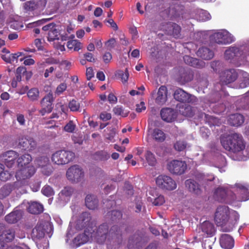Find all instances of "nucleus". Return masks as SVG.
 <instances>
[{"instance_id":"1","label":"nucleus","mask_w":249,"mask_h":249,"mask_svg":"<svg viewBox=\"0 0 249 249\" xmlns=\"http://www.w3.org/2000/svg\"><path fill=\"white\" fill-rule=\"evenodd\" d=\"M91 219L89 214L85 212L82 213L80 219L76 222L74 217L70 222L66 235V242L71 248H77L88 242L90 238L94 239L100 244L104 243L110 234L113 236L112 230L108 233V226L106 224L101 225L96 231H93L89 233V231H85L82 232L81 231L84 225L87 226Z\"/></svg>"},{"instance_id":"2","label":"nucleus","mask_w":249,"mask_h":249,"mask_svg":"<svg viewBox=\"0 0 249 249\" xmlns=\"http://www.w3.org/2000/svg\"><path fill=\"white\" fill-rule=\"evenodd\" d=\"M221 143L224 148L233 154L235 160H245L249 158V147L245 146L242 136L237 133L224 135Z\"/></svg>"},{"instance_id":"3","label":"nucleus","mask_w":249,"mask_h":249,"mask_svg":"<svg viewBox=\"0 0 249 249\" xmlns=\"http://www.w3.org/2000/svg\"><path fill=\"white\" fill-rule=\"evenodd\" d=\"M224 57L237 66L249 64V40L229 47L225 52Z\"/></svg>"},{"instance_id":"4","label":"nucleus","mask_w":249,"mask_h":249,"mask_svg":"<svg viewBox=\"0 0 249 249\" xmlns=\"http://www.w3.org/2000/svg\"><path fill=\"white\" fill-rule=\"evenodd\" d=\"M239 214L235 211L230 210L227 206L218 207L214 214V222L225 231H230L234 227L239 219Z\"/></svg>"},{"instance_id":"5","label":"nucleus","mask_w":249,"mask_h":249,"mask_svg":"<svg viewBox=\"0 0 249 249\" xmlns=\"http://www.w3.org/2000/svg\"><path fill=\"white\" fill-rule=\"evenodd\" d=\"M210 39L219 45H228L235 41V37L225 29L208 31L206 32Z\"/></svg>"},{"instance_id":"6","label":"nucleus","mask_w":249,"mask_h":249,"mask_svg":"<svg viewBox=\"0 0 249 249\" xmlns=\"http://www.w3.org/2000/svg\"><path fill=\"white\" fill-rule=\"evenodd\" d=\"M48 226L51 229V225L50 224L46 223H39L37 224L32 231V237L33 240L36 242L39 249H48V248L49 243L48 241H45L43 245L38 243L39 241L44 237L45 230Z\"/></svg>"},{"instance_id":"7","label":"nucleus","mask_w":249,"mask_h":249,"mask_svg":"<svg viewBox=\"0 0 249 249\" xmlns=\"http://www.w3.org/2000/svg\"><path fill=\"white\" fill-rule=\"evenodd\" d=\"M74 156V153L71 151L59 150L52 155V160L57 164H65L72 160Z\"/></svg>"},{"instance_id":"8","label":"nucleus","mask_w":249,"mask_h":249,"mask_svg":"<svg viewBox=\"0 0 249 249\" xmlns=\"http://www.w3.org/2000/svg\"><path fill=\"white\" fill-rule=\"evenodd\" d=\"M156 185L160 189L172 191L176 189L177 185L175 181L170 176L161 175L156 178Z\"/></svg>"},{"instance_id":"9","label":"nucleus","mask_w":249,"mask_h":249,"mask_svg":"<svg viewBox=\"0 0 249 249\" xmlns=\"http://www.w3.org/2000/svg\"><path fill=\"white\" fill-rule=\"evenodd\" d=\"M42 30L47 33V39L49 41L59 39L60 35V27L55 23H51L43 26Z\"/></svg>"},{"instance_id":"10","label":"nucleus","mask_w":249,"mask_h":249,"mask_svg":"<svg viewBox=\"0 0 249 249\" xmlns=\"http://www.w3.org/2000/svg\"><path fill=\"white\" fill-rule=\"evenodd\" d=\"M66 177L71 182H78L83 178L84 172L78 165H75L68 169Z\"/></svg>"},{"instance_id":"11","label":"nucleus","mask_w":249,"mask_h":249,"mask_svg":"<svg viewBox=\"0 0 249 249\" xmlns=\"http://www.w3.org/2000/svg\"><path fill=\"white\" fill-rule=\"evenodd\" d=\"M187 165L185 162L179 160H172L168 162L167 168L172 174L181 175L184 173Z\"/></svg>"},{"instance_id":"12","label":"nucleus","mask_w":249,"mask_h":249,"mask_svg":"<svg viewBox=\"0 0 249 249\" xmlns=\"http://www.w3.org/2000/svg\"><path fill=\"white\" fill-rule=\"evenodd\" d=\"M46 3V0H32L25 2L23 8L27 12L35 11L38 13L44 9Z\"/></svg>"},{"instance_id":"13","label":"nucleus","mask_w":249,"mask_h":249,"mask_svg":"<svg viewBox=\"0 0 249 249\" xmlns=\"http://www.w3.org/2000/svg\"><path fill=\"white\" fill-rule=\"evenodd\" d=\"M233 189L232 186L228 184L221 186L215 191V197L218 201H226L228 196L231 195Z\"/></svg>"},{"instance_id":"14","label":"nucleus","mask_w":249,"mask_h":249,"mask_svg":"<svg viewBox=\"0 0 249 249\" xmlns=\"http://www.w3.org/2000/svg\"><path fill=\"white\" fill-rule=\"evenodd\" d=\"M238 73L234 69H229L222 71L219 76L220 82L222 85H227L234 82L237 78Z\"/></svg>"},{"instance_id":"15","label":"nucleus","mask_w":249,"mask_h":249,"mask_svg":"<svg viewBox=\"0 0 249 249\" xmlns=\"http://www.w3.org/2000/svg\"><path fill=\"white\" fill-rule=\"evenodd\" d=\"M19 168L20 169L16 174V178L18 181H22L29 178L36 172L35 168L32 165Z\"/></svg>"},{"instance_id":"16","label":"nucleus","mask_w":249,"mask_h":249,"mask_svg":"<svg viewBox=\"0 0 249 249\" xmlns=\"http://www.w3.org/2000/svg\"><path fill=\"white\" fill-rule=\"evenodd\" d=\"M53 101V94L49 93L45 96L41 101L42 109L40 111L43 115L46 113H50L53 109L52 103Z\"/></svg>"},{"instance_id":"17","label":"nucleus","mask_w":249,"mask_h":249,"mask_svg":"<svg viewBox=\"0 0 249 249\" xmlns=\"http://www.w3.org/2000/svg\"><path fill=\"white\" fill-rule=\"evenodd\" d=\"M17 153L14 151H9L5 153L0 157V160L4 162L5 165L11 168L15 163V160L17 158Z\"/></svg>"},{"instance_id":"18","label":"nucleus","mask_w":249,"mask_h":249,"mask_svg":"<svg viewBox=\"0 0 249 249\" xmlns=\"http://www.w3.org/2000/svg\"><path fill=\"white\" fill-rule=\"evenodd\" d=\"M162 29L165 31L168 35H172L175 37H178L179 36L180 27L176 23H168L163 25Z\"/></svg>"},{"instance_id":"19","label":"nucleus","mask_w":249,"mask_h":249,"mask_svg":"<svg viewBox=\"0 0 249 249\" xmlns=\"http://www.w3.org/2000/svg\"><path fill=\"white\" fill-rule=\"evenodd\" d=\"M238 80L236 87L243 89L249 86V73L240 71L237 74Z\"/></svg>"},{"instance_id":"20","label":"nucleus","mask_w":249,"mask_h":249,"mask_svg":"<svg viewBox=\"0 0 249 249\" xmlns=\"http://www.w3.org/2000/svg\"><path fill=\"white\" fill-rule=\"evenodd\" d=\"M175 99L181 102H191L194 98L181 89H177L174 94Z\"/></svg>"},{"instance_id":"21","label":"nucleus","mask_w":249,"mask_h":249,"mask_svg":"<svg viewBox=\"0 0 249 249\" xmlns=\"http://www.w3.org/2000/svg\"><path fill=\"white\" fill-rule=\"evenodd\" d=\"M73 192V189L71 187H66L58 195L60 203L64 205L70 200V198Z\"/></svg>"},{"instance_id":"22","label":"nucleus","mask_w":249,"mask_h":249,"mask_svg":"<svg viewBox=\"0 0 249 249\" xmlns=\"http://www.w3.org/2000/svg\"><path fill=\"white\" fill-rule=\"evenodd\" d=\"M167 89L166 87H160L155 97L156 103L160 105H163L167 101Z\"/></svg>"},{"instance_id":"23","label":"nucleus","mask_w":249,"mask_h":249,"mask_svg":"<svg viewBox=\"0 0 249 249\" xmlns=\"http://www.w3.org/2000/svg\"><path fill=\"white\" fill-rule=\"evenodd\" d=\"M221 247L224 249H231L234 246V240L228 234H223L220 239Z\"/></svg>"},{"instance_id":"24","label":"nucleus","mask_w":249,"mask_h":249,"mask_svg":"<svg viewBox=\"0 0 249 249\" xmlns=\"http://www.w3.org/2000/svg\"><path fill=\"white\" fill-rule=\"evenodd\" d=\"M160 115L162 120L168 123L173 121L177 116L176 112L170 108L162 109Z\"/></svg>"},{"instance_id":"25","label":"nucleus","mask_w":249,"mask_h":249,"mask_svg":"<svg viewBox=\"0 0 249 249\" xmlns=\"http://www.w3.org/2000/svg\"><path fill=\"white\" fill-rule=\"evenodd\" d=\"M200 229L204 234H206L208 236H213L215 231L214 225L209 221L203 222L200 226Z\"/></svg>"},{"instance_id":"26","label":"nucleus","mask_w":249,"mask_h":249,"mask_svg":"<svg viewBox=\"0 0 249 249\" xmlns=\"http://www.w3.org/2000/svg\"><path fill=\"white\" fill-rule=\"evenodd\" d=\"M149 134L151 136L152 138L156 141L162 142L166 138V135L164 132L160 129L155 128L154 129H149Z\"/></svg>"},{"instance_id":"27","label":"nucleus","mask_w":249,"mask_h":249,"mask_svg":"<svg viewBox=\"0 0 249 249\" xmlns=\"http://www.w3.org/2000/svg\"><path fill=\"white\" fill-rule=\"evenodd\" d=\"M196 53L198 56L205 60L211 59L214 56V53L213 51L204 47L200 48L197 51Z\"/></svg>"},{"instance_id":"28","label":"nucleus","mask_w":249,"mask_h":249,"mask_svg":"<svg viewBox=\"0 0 249 249\" xmlns=\"http://www.w3.org/2000/svg\"><path fill=\"white\" fill-rule=\"evenodd\" d=\"M183 59L185 63L194 67L200 68L205 66L204 61L190 57L188 55H185L183 57Z\"/></svg>"},{"instance_id":"29","label":"nucleus","mask_w":249,"mask_h":249,"mask_svg":"<svg viewBox=\"0 0 249 249\" xmlns=\"http://www.w3.org/2000/svg\"><path fill=\"white\" fill-rule=\"evenodd\" d=\"M48 162V159L45 157H41L35 160L36 164L42 168V172L46 176L50 175L51 173V170L46 171V169L49 168L47 166Z\"/></svg>"},{"instance_id":"30","label":"nucleus","mask_w":249,"mask_h":249,"mask_svg":"<svg viewBox=\"0 0 249 249\" xmlns=\"http://www.w3.org/2000/svg\"><path fill=\"white\" fill-rule=\"evenodd\" d=\"M22 213L20 210H15L9 214L6 215L5 219L6 222L10 224L17 222L21 217Z\"/></svg>"},{"instance_id":"31","label":"nucleus","mask_w":249,"mask_h":249,"mask_svg":"<svg viewBox=\"0 0 249 249\" xmlns=\"http://www.w3.org/2000/svg\"><path fill=\"white\" fill-rule=\"evenodd\" d=\"M85 203L89 209L94 210L97 207L98 200L94 195H88L85 198Z\"/></svg>"},{"instance_id":"32","label":"nucleus","mask_w":249,"mask_h":249,"mask_svg":"<svg viewBox=\"0 0 249 249\" xmlns=\"http://www.w3.org/2000/svg\"><path fill=\"white\" fill-rule=\"evenodd\" d=\"M15 236V231L14 229H6L0 235V239L3 240L6 242H9L13 240Z\"/></svg>"},{"instance_id":"33","label":"nucleus","mask_w":249,"mask_h":249,"mask_svg":"<svg viewBox=\"0 0 249 249\" xmlns=\"http://www.w3.org/2000/svg\"><path fill=\"white\" fill-rule=\"evenodd\" d=\"M243 116L240 114H232L230 116L229 122L233 126L240 125L244 122Z\"/></svg>"},{"instance_id":"34","label":"nucleus","mask_w":249,"mask_h":249,"mask_svg":"<svg viewBox=\"0 0 249 249\" xmlns=\"http://www.w3.org/2000/svg\"><path fill=\"white\" fill-rule=\"evenodd\" d=\"M28 210L31 213L38 214L43 212V207L42 205L38 202H32L29 203Z\"/></svg>"},{"instance_id":"35","label":"nucleus","mask_w":249,"mask_h":249,"mask_svg":"<svg viewBox=\"0 0 249 249\" xmlns=\"http://www.w3.org/2000/svg\"><path fill=\"white\" fill-rule=\"evenodd\" d=\"M186 187L189 190L190 192L195 193V194H199L200 191L198 184L193 180L187 179L185 181Z\"/></svg>"},{"instance_id":"36","label":"nucleus","mask_w":249,"mask_h":249,"mask_svg":"<svg viewBox=\"0 0 249 249\" xmlns=\"http://www.w3.org/2000/svg\"><path fill=\"white\" fill-rule=\"evenodd\" d=\"M32 158L29 154H25L18 159V163L19 167H23L28 166V164L31 161Z\"/></svg>"},{"instance_id":"37","label":"nucleus","mask_w":249,"mask_h":249,"mask_svg":"<svg viewBox=\"0 0 249 249\" xmlns=\"http://www.w3.org/2000/svg\"><path fill=\"white\" fill-rule=\"evenodd\" d=\"M148 200L151 202L155 206H160L165 201L164 196L160 194H156L153 197H149Z\"/></svg>"},{"instance_id":"38","label":"nucleus","mask_w":249,"mask_h":249,"mask_svg":"<svg viewBox=\"0 0 249 249\" xmlns=\"http://www.w3.org/2000/svg\"><path fill=\"white\" fill-rule=\"evenodd\" d=\"M14 190V186L6 184L0 189V198H4L10 195Z\"/></svg>"},{"instance_id":"39","label":"nucleus","mask_w":249,"mask_h":249,"mask_svg":"<svg viewBox=\"0 0 249 249\" xmlns=\"http://www.w3.org/2000/svg\"><path fill=\"white\" fill-rule=\"evenodd\" d=\"M67 47L70 49H73L75 51H77L82 47V43L76 39L71 40L68 42Z\"/></svg>"},{"instance_id":"40","label":"nucleus","mask_w":249,"mask_h":249,"mask_svg":"<svg viewBox=\"0 0 249 249\" xmlns=\"http://www.w3.org/2000/svg\"><path fill=\"white\" fill-rule=\"evenodd\" d=\"M145 157L149 165L154 166L156 165V159L152 153L147 151L145 154Z\"/></svg>"},{"instance_id":"41","label":"nucleus","mask_w":249,"mask_h":249,"mask_svg":"<svg viewBox=\"0 0 249 249\" xmlns=\"http://www.w3.org/2000/svg\"><path fill=\"white\" fill-rule=\"evenodd\" d=\"M27 95L31 101L37 100L39 98V92L37 89L33 88L30 89L27 92Z\"/></svg>"},{"instance_id":"42","label":"nucleus","mask_w":249,"mask_h":249,"mask_svg":"<svg viewBox=\"0 0 249 249\" xmlns=\"http://www.w3.org/2000/svg\"><path fill=\"white\" fill-rule=\"evenodd\" d=\"M226 160L224 157L221 155H218L215 159V166L221 168L226 166Z\"/></svg>"},{"instance_id":"43","label":"nucleus","mask_w":249,"mask_h":249,"mask_svg":"<svg viewBox=\"0 0 249 249\" xmlns=\"http://www.w3.org/2000/svg\"><path fill=\"white\" fill-rule=\"evenodd\" d=\"M116 75L121 79L122 83L125 84L127 82L129 77V73L127 69L125 71L119 70L117 72Z\"/></svg>"},{"instance_id":"44","label":"nucleus","mask_w":249,"mask_h":249,"mask_svg":"<svg viewBox=\"0 0 249 249\" xmlns=\"http://www.w3.org/2000/svg\"><path fill=\"white\" fill-rule=\"evenodd\" d=\"M113 112L117 115L121 116L123 117H126L128 114V111L124 110L122 107L117 106L113 108Z\"/></svg>"},{"instance_id":"45","label":"nucleus","mask_w":249,"mask_h":249,"mask_svg":"<svg viewBox=\"0 0 249 249\" xmlns=\"http://www.w3.org/2000/svg\"><path fill=\"white\" fill-rule=\"evenodd\" d=\"M192 77V74L190 72L183 71V73L181 74L179 80L182 84H184L191 81Z\"/></svg>"},{"instance_id":"46","label":"nucleus","mask_w":249,"mask_h":249,"mask_svg":"<svg viewBox=\"0 0 249 249\" xmlns=\"http://www.w3.org/2000/svg\"><path fill=\"white\" fill-rule=\"evenodd\" d=\"M41 192L43 195L47 197L53 196L54 194L53 189L49 185L44 186L41 190Z\"/></svg>"},{"instance_id":"47","label":"nucleus","mask_w":249,"mask_h":249,"mask_svg":"<svg viewBox=\"0 0 249 249\" xmlns=\"http://www.w3.org/2000/svg\"><path fill=\"white\" fill-rule=\"evenodd\" d=\"M211 18V15L207 11L201 10L199 13V19L202 21L210 20Z\"/></svg>"},{"instance_id":"48","label":"nucleus","mask_w":249,"mask_h":249,"mask_svg":"<svg viewBox=\"0 0 249 249\" xmlns=\"http://www.w3.org/2000/svg\"><path fill=\"white\" fill-rule=\"evenodd\" d=\"M96 156L101 160H107L110 158L109 154L106 151H100L96 153Z\"/></svg>"},{"instance_id":"49","label":"nucleus","mask_w":249,"mask_h":249,"mask_svg":"<svg viewBox=\"0 0 249 249\" xmlns=\"http://www.w3.org/2000/svg\"><path fill=\"white\" fill-rule=\"evenodd\" d=\"M182 114L187 117H192L194 114V111L192 107L190 106H187L184 108V110H180Z\"/></svg>"},{"instance_id":"50","label":"nucleus","mask_w":249,"mask_h":249,"mask_svg":"<svg viewBox=\"0 0 249 249\" xmlns=\"http://www.w3.org/2000/svg\"><path fill=\"white\" fill-rule=\"evenodd\" d=\"M75 128V124L72 121H71L64 127V130L67 132L73 133Z\"/></svg>"},{"instance_id":"51","label":"nucleus","mask_w":249,"mask_h":249,"mask_svg":"<svg viewBox=\"0 0 249 249\" xmlns=\"http://www.w3.org/2000/svg\"><path fill=\"white\" fill-rule=\"evenodd\" d=\"M200 181L206 182V181H212L214 179V177L212 174H201L199 177H198Z\"/></svg>"},{"instance_id":"52","label":"nucleus","mask_w":249,"mask_h":249,"mask_svg":"<svg viewBox=\"0 0 249 249\" xmlns=\"http://www.w3.org/2000/svg\"><path fill=\"white\" fill-rule=\"evenodd\" d=\"M186 147L187 145L183 141H178L174 144L175 149L178 151L184 150Z\"/></svg>"},{"instance_id":"53","label":"nucleus","mask_w":249,"mask_h":249,"mask_svg":"<svg viewBox=\"0 0 249 249\" xmlns=\"http://www.w3.org/2000/svg\"><path fill=\"white\" fill-rule=\"evenodd\" d=\"M115 133L116 132L114 129L110 130L109 133L105 135V138L107 142H114V137L115 136Z\"/></svg>"},{"instance_id":"54","label":"nucleus","mask_w":249,"mask_h":249,"mask_svg":"<svg viewBox=\"0 0 249 249\" xmlns=\"http://www.w3.org/2000/svg\"><path fill=\"white\" fill-rule=\"evenodd\" d=\"M241 102L244 104V108L249 110V91L242 97Z\"/></svg>"},{"instance_id":"55","label":"nucleus","mask_w":249,"mask_h":249,"mask_svg":"<svg viewBox=\"0 0 249 249\" xmlns=\"http://www.w3.org/2000/svg\"><path fill=\"white\" fill-rule=\"evenodd\" d=\"M16 79L18 81H20L21 79V74L26 72V69L24 67H19L17 69Z\"/></svg>"},{"instance_id":"56","label":"nucleus","mask_w":249,"mask_h":249,"mask_svg":"<svg viewBox=\"0 0 249 249\" xmlns=\"http://www.w3.org/2000/svg\"><path fill=\"white\" fill-rule=\"evenodd\" d=\"M69 108L71 110L75 111L78 110L79 108V104L75 100L71 101L69 105Z\"/></svg>"},{"instance_id":"57","label":"nucleus","mask_w":249,"mask_h":249,"mask_svg":"<svg viewBox=\"0 0 249 249\" xmlns=\"http://www.w3.org/2000/svg\"><path fill=\"white\" fill-rule=\"evenodd\" d=\"M24 54L22 52H18L15 53H10V63L14 62L15 61L17 62L18 58L21 56L23 55Z\"/></svg>"},{"instance_id":"58","label":"nucleus","mask_w":249,"mask_h":249,"mask_svg":"<svg viewBox=\"0 0 249 249\" xmlns=\"http://www.w3.org/2000/svg\"><path fill=\"white\" fill-rule=\"evenodd\" d=\"M67 87V84L66 83H61L56 88L55 93L58 95L61 94L66 89Z\"/></svg>"},{"instance_id":"59","label":"nucleus","mask_w":249,"mask_h":249,"mask_svg":"<svg viewBox=\"0 0 249 249\" xmlns=\"http://www.w3.org/2000/svg\"><path fill=\"white\" fill-rule=\"evenodd\" d=\"M205 118L207 121L211 125H217V120L216 118L213 117V116H209L206 114H204Z\"/></svg>"},{"instance_id":"60","label":"nucleus","mask_w":249,"mask_h":249,"mask_svg":"<svg viewBox=\"0 0 249 249\" xmlns=\"http://www.w3.org/2000/svg\"><path fill=\"white\" fill-rule=\"evenodd\" d=\"M11 174L7 171H2L0 173V179L2 181H5L10 178Z\"/></svg>"},{"instance_id":"61","label":"nucleus","mask_w":249,"mask_h":249,"mask_svg":"<svg viewBox=\"0 0 249 249\" xmlns=\"http://www.w3.org/2000/svg\"><path fill=\"white\" fill-rule=\"evenodd\" d=\"M6 249H30V248L24 244L21 245V246L11 245L7 246Z\"/></svg>"},{"instance_id":"62","label":"nucleus","mask_w":249,"mask_h":249,"mask_svg":"<svg viewBox=\"0 0 249 249\" xmlns=\"http://www.w3.org/2000/svg\"><path fill=\"white\" fill-rule=\"evenodd\" d=\"M146 109L145 103L143 101H141L140 104L136 105V111L137 112H141Z\"/></svg>"},{"instance_id":"63","label":"nucleus","mask_w":249,"mask_h":249,"mask_svg":"<svg viewBox=\"0 0 249 249\" xmlns=\"http://www.w3.org/2000/svg\"><path fill=\"white\" fill-rule=\"evenodd\" d=\"M10 26L12 28L15 30H19L23 27V25L22 22L16 21L12 22Z\"/></svg>"},{"instance_id":"64","label":"nucleus","mask_w":249,"mask_h":249,"mask_svg":"<svg viewBox=\"0 0 249 249\" xmlns=\"http://www.w3.org/2000/svg\"><path fill=\"white\" fill-rule=\"evenodd\" d=\"M112 59V55L109 52H107L103 55V60L104 63L107 64L110 62Z\"/></svg>"}]
</instances>
